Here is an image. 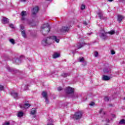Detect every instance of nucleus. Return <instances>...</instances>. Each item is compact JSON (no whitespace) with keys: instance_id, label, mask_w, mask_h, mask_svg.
I'll use <instances>...</instances> for the list:
<instances>
[{"instance_id":"obj_1","label":"nucleus","mask_w":125,"mask_h":125,"mask_svg":"<svg viewBox=\"0 0 125 125\" xmlns=\"http://www.w3.org/2000/svg\"><path fill=\"white\" fill-rule=\"evenodd\" d=\"M60 40L57 39V37L55 36H52L50 37H48L46 39H44L42 41V44L44 45V46H46V45H49V44H51L56 42H59Z\"/></svg>"},{"instance_id":"obj_2","label":"nucleus","mask_w":125,"mask_h":125,"mask_svg":"<svg viewBox=\"0 0 125 125\" xmlns=\"http://www.w3.org/2000/svg\"><path fill=\"white\" fill-rule=\"evenodd\" d=\"M50 31V26L48 23H45L41 26V32L42 35L45 36L46 34H48Z\"/></svg>"},{"instance_id":"obj_3","label":"nucleus","mask_w":125,"mask_h":125,"mask_svg":"<svg viewBox=\"0 0 125 125\" xmlns=\"http://www.w3.org/2000/svg\"><path fill=\"white\" fill-rule=\"evenodd\" d=\"M21 20L22 21H25L26 24H31L30 22V21L27 19V16L28 15V13L25 11H22L21 13Z\"/></svg>"},{"instance_id":"obj_4","label":"nucleus","mask_w":125,"mask_h":125,"mask_svg":"<svg viewBox=\"0 0 125 125\" xmlns=\"http://www.w3.org/2000/svg\"><path fill=\"white\" fill-rule=\"evenodd\" d=\"M82 117H83V113L81 111L75 113V114L72 116V118L74 120H80L82 119Z\"/></svg>"},{"instance_id":"obj_5","label":"nucleus","mask_w":125,"mask_h":125,"mask_svg":"<svg viewBox=\"0 0 125 125\" xmlns=\"http://www.w3.org/2000/svg\"><path fill=\"white\" fill-rule=\"evenodd\" d=\"M99 35L100 38H101V39L102 40H104V41L107 40L108 38V37L107 36V32H106L104 30H102Z\"/></svg>"},{"instance_id":"obj_6","label":"nucleus","mask_w":125,"mask_h":125,"mask_svg":"<svg viewBox=\"0 0 125 125\" xmlns=\"http://www.w3.org/2000/svg\"><path fill=\"white\" fill-rule=\"evenodd\" d=\"M21 27V36L24 38L26 39L27 38V35H26V31L24 30L25 29V27L23 25V24H21L20 25Z\"/></svg>"},{"instance_id":"obj_7","label":"nucleus","mask_w":125,"mask_h":125,"mask_svg":"<svg viewBox=\"0 0 125 125\" xmlns=\"http://www.w3.org/2000/svg\"><path fill=\"white\" fill-rule=\"evenodd\" d=\"M65 92L67 94H73L74 93V88L70 87H67L65 89Z\"/></svg>"},{"instance_id":"obj_8","label":"nucleus","mask_w":125,"mask_h":125,"mask_svg":"<svg viewBox=\"0 0 125 125\" xmlns=\"http://www.w3.org/2000/svg\"><path fill=\"white\" fill-rule=\"evenodd\" d=\"M98 17L100 18V19H101L102 20H107V18H106V17H104L103 16V13L102 12V11H100V12H99L98 13Z\"/></svg>"},{"instance_id":"obj_9","label":"nucleus","mask_w":125,"mask_h":125,"mask_svg":"<svg viewBox=\"0 0 125 125\" xmlns=\"http://www.w3.org/2000/svg\"><path fill=\"white\" fill-rule=\"evenodd\" d=\"M31 106L29 103H25L24 104H20V107L21 109H28Z\"/></svg>"},{"instance_id":"obj_10","label":"nucleus","mask_w":125,"mask_h":125,"mask_svg":"<svg viewBox=\"0 0 125 125\" xmlns=\"http://www.w3.org/2000/svg\"><path fill=\"white\" fill-rule=\"evenodd\" d=\"M70 30V27L68 26H62V28L60 29V31L62 33H66V32H69Z\"/></svg>"},{"instance_id":"obj_11","label":"nucleus","mask_w":125,"mask_h":125,"mask_svg":"<svg viewBox=\"0 0 125 125\" xmlns=\"http://www.w3.org/2000/svg\"><path fill=\"white\" fill-rule=\"evenodd\" d=\"M6 68L9 72H11L12 73H17L18 72V71L16 70V69L11 68L10 67L8 66H7Z\"/></svg>"},{"instance_id":"obj_12","label":"nucleus","mask_w":125,"mask_h":125,"mask_svg":"<svg viewBox=\"0 0 125 125\" xmlns=\"http://www.w3.org/2000/svg\"><path fill=\"white\" fill-rule=\"evenodd\" d=\"M13 62L15 64H20L21 60L19 58H14L13 59Z\"/></svg>"},{"instance_id":"obj_13","label":"nucleus","mask_w":125,"mask_h":125,"mask_svg":"<svg viewBox=\"0 0 125 125\" xmlns=\"http://www.w3.org/2000/svg\"><path fill=\"white\" fill-rule=\"evenodd\" d=\"M39 7L36 6L34 8H33V11H32V13L33 14V15H36V14H37L38 13V12H39Z\"/></svg>"},{"instance_id":"obj_14","label":"nucleus","mask_w":125,"mask_h":125,"mask_svg":"<svg viewBox=\"0 0 125 125\" xmlns=\"http://www.w3.org/2000/svg\"><path fill=\"white\" fill-rule=\"evenodd\" d=\"M11 96H13L15 99H18L19 98V95L18 93L14 92H12L11 93Z\"/></svg>"},{"instance_id":"obj_15","label":"nucleus","mask_w":125,"mask_h":125,"mask_svg":"<svg viewBox=\"0 0 125 125\" xmlns=\"http://www.w3.org/2000/svg\"><path fill=\"white\" fill-rule=\"evenodd\" d=\"M37 113V109L35 108H33L31 109V111L30 112L31 115H33V118H36V113Z\"/></svg>"},{"instance_id":"obj_16","label":"nucleus","mask_w":125,"mask_h":125,"mask_svg":"<svg viewBox=\"0 0 125 125\" xmlns=\"http://www.w3.org/2000/svg\"><path fill=\"white\" fill-rule=\"evenodd\" d=\"M24 116V112L23 111H18L17 114V117L18 118H21Z\"/></svg>"},{"instance_id":"obj_17","label":"nucleus","mask_w":125,"mask_h":125,"mask_svg":"<svg viewBox=\"0 0 125 125\" xmlns=\"http://www.w3.org/2000/svg\"><path fill=\"white\" fill-rule=\"evenodd\" d=\"M99 114L102 115V118H103V116H105L106 112L103 111V109L101 108L99 111Z\"/></svg>"},{"instance_id":"obj_18","label":"nucleus","mask_w":125,"mask_h":125,"mask_svg":"<svg viewBox=\"0 0 125 125\" xmlns=\"http://www.w3.org/2000/svg\"><path fill=\"white\" fill-rule=\"evenodd\" d=\"M2 21L3 24H7L9 22V20L6 18H3Z\"/></svg>"},{"instance_id":"obj_19","label":"nucleus","mask_w":125,"mask_h":125,"mask_svg":"<svg viewBox=\"0 0 125 125\" xmlns=\"http://www.w3.org/2000/svg\"><path fill=\"white\" fill-rule=\"evenodd\" d=\"M79 94L78 93H75L74 94H73L71 96V98H73V99H76V98H78L79 97Z\"/></svg>"},{"instance_id":"obj_20","label":"nucleus","mask_w":125,"mask_h":125,"mask_svg":"<svg viewBox=\"0 0 125 125\" xmlns=\"http://www.w3.org/2000/svg\"><path fill=\"white\" fill-rule=\"evenodd\" d=\"M117 17H118V19H117L118 21H119V22H122V21L124 19V17L121 15H118Z\"/></svg>"},{"instance_id":"obj_21","label":"nucleus","mask_w":125,"mask_h":125,"mask_svg":"<svg viewBox=\"0 0 125 125\" xmlns=\"http://www.w3.org/2000/svg\"><path fill=\"white\" fill-rule=\"evenodd\" d=\"M104 72L105 74H108V73H111V70L109 68H104Z\"/></svg>"},{"instance_id":"obj_22","label":"nucleus","mask_w":125,"mask_h":125,"mask_svg":"<svg viewBox=\"0 0 125 125\" xmlns=\"http://www.w3.org/2000/svg\"><path fill=\"white\" fill-rule=\"evenodd\" d=\"M103 81H109L110 80V77L106 75H104L103 77Z\"/></svg>"},{"instance_id":"obj_23","label":"nucleus","mask_w":125,"mask_h":125,"mask_svg":"<svg viewBox=\"0 0 125 125\" xmlns=\"http://www.w3.org/2000/svg\"><path fill=\"white\" fill-rule=\"evenodd\" d=\"M60 56V54H59L58 53H55L53 56V58H54L55 59L56 58H58Z\"/></svg>"},{"instance_id":"obj_24","label":"nucleus","mask_w":125,"mask_h":125,"mask_svg":"<svg viewBox=\"0 0 125 125\" xmlns=\"http://www.w3.org/2000/svg\"><path fill=\"white\" fill-rule=\"evenodd\" d=\"M42 96L44 99L47 98V93L45 91H43L42 92Z\"/></svg>"},{"instance_id":"obj_25","label":"nucleus","mask_w":125,"mask_h":125,"mask_svg":"<svg viewBox=\"0 0 125 125\" xmlns=\"http://www.w3.org/2000/svg\"><path fill=\"white\" fill-rule=\"evenodd\" d=\"M83 44L79 43L77 44V48L79 49L80 48H82V47H83Z\"/></svg>"},{"instance_id":"obj_26","label":"nucleus","mask_w":125,"mask_h":125,"mask_svg":"<svg viewBox=\"0 0 125 125\" xmlns=\"http://www.w3.org/2000/svg\"><path fill=\"white\" fill-rule=\"evenodd\" d=\"M62 77L63 78H66V77H68V76H70V74L64 73L62 74Z\"/></svg>"},{"instance_id":"obj_27","label":"nucleus","mask_w":125,"mask_h":125,"mask_svg":"<svg viewBox=\"0 0 125 125\" xmlns=\"http://www.w3.org/2000/svg\"><path fill=\"white\" fill-rule=\"evenodd\" d=\"M119 125H125V119H122L119 122Z\"/></svg>"},{"instance_id":"obj_28","label":"nucleus","mask_w":125,"mask_h":125,"mask_svg":"<svg viewBox=\"0 0 125 125\" xmlns=\"http://www.w3.org/2000/svg\"><path fill=\"white\" fill-rule=\"evenodd\" d=\"M9 42L12 43V44H15V41H14V39H11L9 40Z\"/></svg>"},{"instance_id":"obj_29","label":"nucleus","mask_w":125,"mask_h":125,"mask_svg":"<svg viewBox=\"0 0 125 125\" xmlns=\"http://www.w3.org/2000/svg\"><path fill=\"white\" fill-rule=\"evenodd\" d=\"M104 100L106 102H108V101L110 100V98H109L108 97L105 96L104 97Z\"/></svg>"},{"instance_id":"obj_30","label":"nucleus","mask_w":125,"mask_h":125,"mask_svg":"<svg viewBox=\"0 0 125 125\" xmlns=\"http://www.w3.org/2000/svg\"><path fill=\"white\" fill-rule=\"evenodd\" d=\"M115 31L114 30H111L110 32H108V34H109L110 35H114V34H115Z\"/></svg>"},{"instance_id":"obj_31","label":"nucleus","mask_w":125,"mask_h":125,"mask_svg":"<svg viewBox=\"0 0 125 125\" xmlns=\"http://www.w3.org/2000/svg\"><path fill=\"white\" fill-rule=\"evenodd\" d=\"M9 26L10 28H11L12 29H14V24L11 23L9 24Z\"/></svg>"},{"instance_id":"obj_32","label":"nucleus","mask_w":125,"mask_h":125,"mask_svg":"<svg viewBox=\"0 0 125 125\" xmlns=\"http://www.w3.org/2000/svg\"><path fill=\"white\" fill-rule=\"evenodd\" d=\"M85 5H83V4H82L81 5V9L82 10H83V9H85Z\"/></svg>"},{"instance_id":"obj_33","label":"nucleus","mask_w":125,"mask_h":125,"mask_svg":"<svg viewBox=\"0 0 125 125\" xmlns=\"http://www.w3.org/2000/svg\"><path fill=\"white\" fill-rule=\"evenodd\" d=\"M45 103L47 104H49V101H48V99L47 98H45Z\"/></svg>"},{"instance_id":"obj_34","label":"nucleus","mask_w":125,"mask_h":125,"mask_svg":"<svg viewBox=\"0 0 125 125\" xmlns=\"http://www.w3.org/2000/svg\"><path fill=\"white\" fill-rule=\"evenodd\" d=\"M4 89V87L2 85H0V90H3Z\"/></svg>"},{"instance_id":"obj_35","label":"nucleus","mask_w":125,"mask_h":125,"mask_svg":"<svg viewBox=\"0 0 125 125\" xmlns=\"http://www.w3.org/2000/svg\"><path fill=\"white\" fill-rule=\"evenodd\" d=\"M95 103L94 102H92L89 104L90 106H94Z\"/></svg>"},{"instance_id":"obj_36","label":"nucleus","mask_w":125,"mask_h":125,"mask_svg":"<svg viewBox=\"0 0 125 125\" xmlns=\"http://www.w3.org/2000/svg\"><path fill=\"white\" fill-rule=\"evenodd\" d=\"M94 56L95 57H97V56H98V52H97V51L95 52Z\"/></svg>"},{"instance_id":"obj_37","label":"nucleus","mask_w":125,"mask_h":125,"mask_svg":"<svg viewBox=\"0 0 125 125\" xmlns=\"http://www.w3.org/2000/svg\"><path fill=\"white\" fill-rule=\"evenodd\" d=\"M62 87H58L57 88V90H58V91H61V90H62Z\"/></svg>"},{"instance_id":"obj_38","label":"nucleus","mask_w":125,"mask_h":125,"mask_svg":"<svg viewBox=\"0 0 125 125\" xmlns=\"http://www.w3.org/2000/svg\"><path fill=\"white\" fill-rule=\"evenodd\" d=\"M10 123L9 122H6L2 125H9Z\"/></svg>"},{"instance_id":"obj_39","label":"nucleus","mask_w":125,"mask_h":125,"mask_svg":"<svg viewBox=\"0 0 125 125\" xmlns=\"http://www.w3.org/2000/svg\"><path fill=\"white\" fill-rule=\"evenodd\" d=\"M115 53H116L115 51H114L113 50H111V54H112V55H114V54H115Z\"/></svg>"},{"instance_id":"obj_40","label":"nucleus","mask_w":125,"mask_h":125,"mask_svg":"<svg viewBox=\"0 0 125 125\" xmlns=\"http://www.w3.org/2000/svg\"><path fill=\"white\" fill-rule=\"evenodd\" d=\"M84 59L83 58L80 59V62H83Z\"/></svg>"},{"instance_id":"obj_41","label":"nucleus","mask_w":125,"mask_h":125,"mask_svg":"<svg viewBox=\"0 0 125 125\" xmlns=\"http://www.w3.org/2000/svg\"><path fill=\"white\" fill-rule=\"evenodd\" d=\"M28 89V85H26L24 86V90H27Z\"/></svg>"},{"instance_id":"obj_42","label":"nucleus","mask_w":125,"mask_h":125,"mask_svg":"<svg viewBox=\"0 0 125 125\" xmlns=\"http://www.w3.org/2000/svg\"><path fill=\"white\" fill-rule=\"evenodd\" d=\"M106 123H110V120H109V119H107L106 120Z\"/></svg>"},{"instance_id":"obj_43","label":"nucleus","mask_w":125,"mask_h":125,"mask_svg":"<svg viewBox=\"0 0 125 125\" xmlns=\"http://www.w3.org/2000/svg\"><path fill=\"white\" fill-rule=\"evenodd\" d=\"M83 24L84 25H85V26H86V25H87V22H86V21H84Z\"/></svg>"},{"instance_id":"obj_44","label":"nucleus","mask_w":125,"mask_h":125,"mask_svg":"<svg viewBox=\"0 0 125 125\" xmlns=\"http://www.w3.org/2000/svg\"><path fill=\"white\" fill-rule=\"evenodd\" d=\"M21 1L22 2H24L26 1V0H21Z\"/></svg>"},{"instance_id":"obj_45","label":"nucleus","mask_w":125,"mask_h":125,"mask_svg":"<svg viewBox=\"0 0 125 125\" xmlns=\"http://www.w3.org/2000/svg\"><path fill=\"white\" fill-rule=\"evenodd\" d=\"M110 2H111V1H113L114 0H107Z\"/></svg>"},{"instance_id":"obj_46","label":"nucleus","mask_w":125,"mask_h":125,"mask_svg":"<svg viewBox=\"0 0 125 125\" xmlns=\"http://www.w3.org/2000/svg\"><path fill=\"white\" fill-rule=\"evenodd\" d=\"M91 34H92V33H87V34H88L89 36H90V35H91Z\"/></svg>"},{"instance_id":"obj_47","label":"nucleus","mask_w":125,"mask_h":125,"mask_svg":"<svg viewBox=\"0 0 125 125\" xmlns=\"http://www.w3.org/2000/svg\"><path fill=\"white\" fill-rule=\"evenodd\" d=\"M27 59H28V60H29V61H32V60H31V59H29V58H27Z\"/></svg>"},{"instance_id":"obj_48","label":"nucleus","mask_w":125,"mask_h":125,"mask_svg":"<svg viewBox=\"0 0 125 125\" xmlns=\"http://www.w3.org/2000/svg\"><path fill=\"white\" fill-rule=\"evenodd\" d=\"M72 53H73V54H75V52H73Z\"/></svg>"},{"instance_id":"obj_49","label":"nucleus","mask_w":125,"mask_h":125,"mask_svg":"<svg viewBox=\"0 0 125 125\" xmlns=\"http://www.w3.org/2000/svg\"><path fill=\"white\" fill-rule=\"evenodd\" d=\"M124 100H125V97L124 98Z\"/></svg>"},{"instance_id":"obj_50","label":"nucleus","mask_w":125,"mask_h":125,"mask_svg":"<svg viewBox=\"0 0 125 125\" xmlns=\"http://www.w3.org/2000/svg\"><path fill=\"white\" fill-rule=\"evenodd\" d=\"M83 101H85V100H83Z\"/></svg>"}]
</instances>
